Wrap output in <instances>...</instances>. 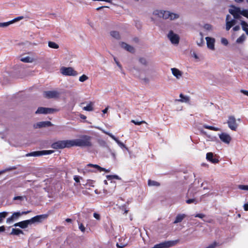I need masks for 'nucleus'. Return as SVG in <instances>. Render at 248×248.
<instances>
[{
	"label": "nucleus",
	"mask_w": 248,
	"mask_h": 248,
	"mask_svg": "<svg viewBox=\"0 0 248 248\" xmlns=\"http://www.w3.org/2000/svg\"><path fill=\"white\" fill-rule=\"evenodd\" d=\"M91 140V137L87 135H83L80 139L72 140L71 147L74 146L91 147L92 145Z\"/></svg>",
	"instance_id": "obj_1"
},
{
	"label": "nucleus",
	"mask_w": 248,
	"mask_h": 248,
	"mask_svg": "<svg viewBox=\"0 0 248 248\" xmlns=\"http://www.w3.org/2000/svg\"><path fill=\"white\" fill-rule=\"evenodd\" d=\"M154 15L157 16L159 17H162L163 19H170V20H174L179 17V15L173 13H170L169 11L163 10H155Z\"/></svg>",
	"instance_id": "obj_2"
},
{
	"label": "nucleus",
	"mask_w": 248,
	"mask_h": 248,
	"mask_svg": "<svg viewBox=\"0 0 248 248\" xmlns=\"http://www.w3.org/2000/svg\"><path fill=\"white\" fill-rule=\"evenodd\" d=\"M51 147L54 149H63L71 147V140H58L51 144Z\"/></svg>",
	"instance_id": "obj_3"
},
{
	"label": "nucleus",
	"mask_w": 248,
	"mask_h": 248,
	"mask_svg": "<svg viewBox=\"0 0 248 248\" xmlns=\"http://www.w3.org/2000/svg\"><path fill=\"white\" fill-rule=\"evenodd\" d=\"M178 241V240L165 241L155 245L153 248H169L175 246Z\"/></svg>",
	"instance_id": "obj_4"
},
{
	"label": "nucleus",
	"mask_w": 248,
	"mask_h": 248,
	"mask_svg": "<svg viewBox=\"0 0 248 248\" xmlns=\"http://www.w3.org/2000/svg\"><path fill=\"white\" fill-rule=\"evenodd\" d=\"M60 71L61 73L64 76H76L78 75V72L71 67H62Z\"/></svg>",
	"instance_id": "obj_5"
},
{
	"label": "nucleus",
	"mask_w": 248,
	"mask_h": 248,
	"mask_svg": "<svg viewBox=\"0 0 248 248\" xmlns=\"http://www.w3.org/2000/svg\"><path fill=\"white\" fill-rule=\"evenodd\" d=\"M227 124H228V127L231 130L233 131L236 130L238 127V124L236 123V119L233 116H229Z\"/></svg>",
	"instance_id": "obj_6"
},
{
	"label": "nucleus",
	"mask_w": 248,
	"mask_h": 248,
	"mask_svg": "<svg viewBox=\"0 0 248 248\" xmlns=\"http://www.w3.org/2000/svg\"><path fill=\"white\" fill-rule=\"evenodd\" d=\"M54 153L53 150H43V151H34L29 153L27 155V156H38L43 155H50Z\"/></svg>",
	"instance_id": "obj_7"
},
{
	"label": "nucleus",
	"mask_w": 248,
	"mask_h": 248,
	"mask_svg": "<svg viewBox=\"0 0 248 248\" xmlns=\"http://www.w3.org/2000/svg\"><path fill=\"white\" fill-rule=\"evenodd\" d=\"M31 212V211H23L21 213H20V212H14L10 217L7 218L6 222H10L15 220H16L21 215H26V214L30 213Z\"/></svg>",
	"instance_id": "obj_8"
},
{
	"label": "nucleus",
	"mask_w": 248,
	"mask_h": 248,
	"mask_svg": "<svg viewBox=\"0 0 248 248\" xmlns=\"http://www.w3.org/2000/svg\"><path fill=\"white\" fill-rule=\"evenodd\" d=\"M60 93L56 91H45L43 95L46 98H55L59 96Z\"/></svg>",
	"instance_id": "obj_9"
},
{
	"label": "nucleus",
	"mask_w": 248,
	"mask_h": 248,
	"mask_svg": "<svg viewBox=\"0 0 248 248\" xmlns=\"http://www.w3.org/2000/svg\"><path fill=\"white\" fill-rule=\"evenodd\" d=\"M48 217V215L43 214L40 215L36 216L31 218L30 221L31 224L35 222H41L43 219H46Z\"/></svg>",
	"instance_id": "obj_10"
},
{
	"label": "nucleus",
	"mask_w": 248,
	"mask_h": 248,
	"mask_svg": "<svg viewBox=\"0 0 248 248\" xmlns=\"http://www.w3.org/2000/svg\"><path fill=\"white\" fill-rule=\"evenodd\" d=\"M168 37L172 44H178L179 43V37L177 34L174 33L173 31H170Z\"/></svg>",
	"instance_id": "obj_11"
},
{
	"label": "nucleus",
	"mask_w": 248,
	"mask_h": 248,
	"mask_svg": "<svg viewBox=\"0 0 248 248\" xmlns=\"http://www.w3.org/2000/svg\"><path fill=\"white\" fill-rule=\"evenodd\" d=\"M230 18L231 16L229 15H227L226 17V30L227 31H229L236 23V20L235 19H232L230 21Z\"/></svg>",
	"instance_id": "obj_12"
},
{
	"label": "nucleus",
	"mask_w": 248,
	"mask_h": 248,
	"mask_svg": "<svg viewBox=\"0 0 248 248\" xmlns=\"http://www.w3.org/2000/svg\"><path fill=\"white\" fill-rule=\"evenodd\" d=\"M216 156V155H214L213 153L209 152L206 154V158L208 161L216 164L219 162V160Z\"/></svg>",
	"instance_id": "obj_13"
},
{
	"label": "nucleus",
	"mask_w": 248,
	"mask_h": 248,
	"mask_svg": "<svg viewBox=\"0 0 248 248\" xmlns=\"http://www.w3.org/2000/svg\"><path fill=\"white\" fill-rule=\"evenodd\" d=\"M219 138L222 142L227 144L230 143L232 140L231 136L226 133H222L219 134Z\"/></svg>",
	"instance_id": "obj_14"
},
{
	"label": "nucleus",
	"mask_w": 248,
	"mask_h": 248,
	"mask_svg": "<svg viewBox=\"0 0 248 248\" xmlns=\"http://www.w3.org/2000/svg\"><path fill=\"white\" fill-rule=\"evenodd\" d=\"M29 225H31V223L30 220L28 219L16 223L14 226L15 227H19L22 229H25L27 228Z\"/></svg>",
	"instance_id": "obj_15"
},
{
	"label": "nucleus",
	"mask_w": 248,
	"mask_h": 248,
	"mask_svg": "<svg viewBox=\"0 0 248 248\" xmlns=\"http://www.w3.org/2000/svg\"><path fill=\"white\" fill-rule=\"evenodd\" d=\"M53 124L49 121H43L37 123L36 124H34V127L35 128H38L49 127L51 126Z\"/></svg>",
	"instance_id": "obj_16"
},
{
	"label": "nucleus",
	"mask_w": 248,
	"mask_h": 248,
	"mask_svg": "<svg viewBox=\"0 0 248 248\" xmlns=\"http://www.w3.org/2000/svg\"><path fill=\"white\" fill-rule=\"evenodd\" d=\"M205 39L206 40L207 47L211 50H214L215 39L209 37H206Z\"/></svg>",
	"instance_id": "obj_17"
},
{
	"label": "nucleus",
	"mask_w": 248,
	"mask_h": 248,
	"mask_svg": "<svg viewBox=\"0 0 248 248\" xmlns=\"http://www.w3.org/2000/svg\"><path fill=\"white\" fill-rule=\"evenodd\" d=\"M120 45L122 48L131 53H134L135 51L134 47L124 42H121Z\"/></svg>",
	"instance_id": "obj_18"
},
{
	"label": "nucleus",
	"mask_w": 248,
	"mask_h": 248,
	"mask_svg": "<svg viewBox=\"0 0 248 248\" xmlns=\"http://www.w3.org/2000/svg\"><path fill=\"white\" fill-rule=\"evenodd\" d=\"M128 243L125 241V239L121 237L119 239V242L116 244V246L118 248H124L126 247Z\"/></svg>",
	"instance_id": "obj_19"
},
{
	"label": "nucleus",
	"mask_w": 248,
	"mask_h": 248,
	"mask_svg": "<svg viewBox=\"0 0 248 248\" xmlns=\"http://www.w3.org/2000/svg\"><path fill=\"white\" fill-rule=\"evenodd\" d=\"M87 167H93L96 169H97L100 172L101 171H105V172H109V170H106L105 168H102L100 166H99V165H96V164H88L87 165Z\"/></svg>",
	"instance_id": "obj_20"
},
{
	"label": "nucleus",
	"mask_w": 248,
	"mask_h": 248,
	"mask_svg": "<svg viewBox=\"0 0 248 248\" xmlns=\"http://www.w3.org/2000/svg\"><path fill=\"white\" fill-rule=\"evenodd\" d=\"M171 70L173 76L177 78H179L182 75V72L176 68H172Z\"/></svg>",
	"instance_id": "obj_21"
},
{
	"label": "nucleus",
	"mask_w": 248,
	"mask_h": 248,
	"mask_svg": "<svg viewBox=\"0 0 248 248\" xmlns=\"http://www.w3.org/2000/svg\"><path fill=\"white\" fill-rule=\"evenodd\" d=\"M186 217V215L185 214H178L176 216L173 223L176 224L181 222Z\"/></svg>",
	"instance_id": "obj_22"
},
{
	"label": "nucleus",
	"mask_w": 248,
	"mask_h": 248,
	"mask_svg": "<svg viewBox=\"0 0 248 248\" xmlns=\"http://www.w3.org/2000/svg\"><path fill=\"white\" fill-rule=\"evenodd\" d=\"M24 232L23 231L19 229H15L13 228L12 230V232L10 233V235H18L20 234H23Z\"/></svg>",
	"instance_id": "obj_23"
},
{
	"label": "nucleus",
	"mask_w": 248,
	"mask_h": 248,
	"mask_svg": "<svg viewBox=\"0 0 248 248\" xmlns=\"http://www.w3.org/2000/svg\"><path fill=\"white\" fill-rule=\"evenodd\" d=\"M232 7L233 8V9H229V13L233 16L236 13H240V9L239 8L236 7L234 6H232Z\"/></svg>",
	"instance_id": "obj_24"
},
{
	"label": "nucleus",
	"mask_w": 248,
	"mask_h": 248,
	"mask_svg": "<svg viewBox=\"0 0 248 248\" xmlns=\"http://www.w3.org/2000/svg\"><path fill=\"white\" fill-rule=\"evenodd\" d=\"M180 97L181 98L178 101L181 102L187 103L189 101V97L186 96H185L182 93H180Z\"/></svg>",
	"instance_id": "obj_25"
},
{
	"label": "nucleus",
	"mask_w": 248,
	"mask_h": 248,
	"mask_svg": "<svg viewBox=\"0 0 248 248\" xmlns=\"http://www.w3.org/2000/svg\"><path fill=\"white\" fill-rule=\"evenodd\" d=\"M241 25H242L243 30L248 35V24L246 22L242 20L241 21Z\"/></svg>",
	"instance_id": "obj_26"
},
{
	"label": "nucleus",
	"mask_w": 248,
	"mask_h": 248,
	"mask_svg": "<svg viewBox=\"0 0 248 248\" xmlns=\"http://www.w3.org/2000/svg\"><path fill=\"white\" fill-rule=\"evenodd\" d=\"M203 127L205 128L211 130H213L215 131H217L220 130V128L216 127H214L213 126H210L207 124H204Z\"/></svg>",
	"instance_id": "obj_27"
},
{
	"label": "nucleus",
	"mask_w": 248,
	"mask_h": 248,
	"mask_svg": "<svg viewBox=\"0 0 248 248\" xmlns=\"http://www.w3.org/2000/svg\"><path fill=\"white\" fill-rule=\"evenodd\" d=\"M110 35L112 37L117 40H119L120 39V35L118 31H112L110 32Z\"/></svg>",
	"instance_id": "obj_28"
},
{
	"label": "nucleus",
	"mask_w": 248,
	"mask_h": 248,
	"mask_svg": "<svg viewBox=\"0 0 248 248\" xmlns=\"http://www.w3.org/2000/svg\"><path fill=\"white\" fill-rule=\"evenodd\" d=\"M48 46L49 47L54 49H58L59 47V46L57 44L52 41L48 42Z\"/></svg>",
	"instance_id": "obj_29"
},
{
	"label": "nucleus",
	"mask_w": 248,
	"mask_h": 248,
	"mask_svg": "<svg viewBox=\"0 0 248 248\" xmlns=\"http://www.w3.org/2000/svg\"><path fill=\"white\" fill-rule=\"evenodd\" d=\"M148 185L149 186H158L160 185V183H158V182H156V181H155L154 180H152L150 179H149L148 181Z\"/></svg>",
	"instance_id": "obj_30"
},
{
	"label": "nucleus",
	"mask_w": 248,
	"mask_h": 248,
	"mask_svg": "<svg viewBox=\"0 0 248 248\" xmlns=\"http://www.w3.org/2000/svg\"><path fill=\"white\" fill-rule=\"evenodd\" d=\"M83 109L86 111H92L93 109V102H90L89 104H88L86 107L83 108Z\"/></svg>",
	"instance_id": "obj_31"
},
{
	"label": "nucleus",
	"mask_w": 248,
	"mask_h": 248,
	"mask_svg": "<svg viewBox=\"0 0 248 248\" xmlns=\"http://www.w3.org/2000/svg\"><path fill=\"white\" fill-rule=\"evenodd\" d=\"M59 111V109L52 108H46L45 114H51Z\"/></svg>",
	"instance_id": "obj_32"
},
{
	"label": "nucleus",
	"mask_w": 248,
	"mask_h": 248,
	"mask_svg": "<svg viewBox=\"0 0 248 248\" xmlns=\"http://www.w3.org/2000/svg\"><path fill=\"white\" fill-rule=\"evenodd\" d=\"M46 108L39 107L37 110L36 111V114H45Z\"/></svg>",
	"instance_id": "obj_33"
},
{
	"label": "nucleus",
	"mask_w": 248,
	"mask_h": 248,
	"mask_svg": "<svg viewBox=\"0 0 248 248\" xmlns=\"http://www.w3.org/2000/svg\"><path fill=\"white\" fill-rule=\"evenodd\" d=\"M13 24L12 20L6 22L0 23V28H4Z\"/></svg>",
	"instance_id": "obj_34"
},
{
	"label": "nucleus",
	"mask_w": 248,
	"mask_h": 248,
	"mask_svg": "<svg viewBox=\"0 0 248 248\" xmlns=\"http://www.w3.org/2000/svg\"><path fill=\"white\" fill-rule=\"evenodd\" d=\"M131 122L134 124L135 125H140L142 124H147V123L145 121H136L134 120H132L131 121Z\"/></svg>",
	"instance_id": "obj_35"
},
{
	"label": "nucleus",
	"mask_w": 248,
	"mask_h": 248,
	"mask_svg": "<svg viewBox=\"0 0 248 248\" xmlns=\"http://www.w3.org/2000/svg\"><path fill=\"white\" fill-rule=\"evenodd\" d=\"M8 214V213L7 212H2L0 213V219L1 222L2 221L3 219L7 217Z\"/></svg>",
	"instance_id": "obj_36"
},
{
	"label": "nucleus",
	"mask_w": 248,
	"mask_h": 248,
	"mask_svg": "<svg viewBox=\"0 0 248 248\" xmlns=\"http://www.w3.org/2000/svg\"><path fill=\"white\" fill-rule=\"evenodd\" d=\"M20 61L23 62H32V60H31V58L30 57H29V56H27V57H24V58H22L20 59Z\"/></svg>",
	"instance_id": "obj_37"
},
{
	"label": "nucleus",
	"mask_w": 248,
	"mask_h": 248,
	"mask_svg": "<svg viewBox=\"0 0 248 248\" xmlns=\"http://www.w3.org/2000/svg\"><path fill=\"white\" fill-rule=\"evenodd\" d=\"M245 36L243 34L241 35L239 38H238L236 40V43H242L245 39Z\"/></svg>",
	"instance_id": "obj_38"
},
{
	"label": "nucleus",
	"mask_w": 248,
	"mask_h": 248,
	"mask_svg": "<svg viewBox=\"0 0 248 248\" xmlns=\"http://www.w3.org/2000/svg\"><path fill=\"white\" fill-rule=\"evenodd\" d=\"M240 14L248 18V10L245 9L241 10H240Z\"/></svg>",
	"instance_id": "obj_39"
},
{
	"label": "nucleus",
	"mask_w": 248,
	"mask_h": 248,
	"mask_svg": "<svg viewBox=\"0 0 248 248\" xmlns=\"http://www.w3.org/2000/svg\"><path fill=\"white\" fill-rule=\"evenodd\" d=\"M78 222L79 229L82 232H85V227H84V225L82 223H80L79 221H78Z\"/></svg>",
	"instance_id": "obj_40"
},
{
	"label": "nucleus",
	"mask_w": 248,
	"mask_h": 248,
	"mask_svg": "<svg viewBox=\"0 0 248 248\" xmlns=\"http://www.w3.org/2000/svg\"><path fill=\"white\" fill-rule=\"evenodd\" d=\"M139 62H140V63H141L142 64L144 65H147V62L145 58H140L139 59Z\"/></svg>",
	"instance_id": "obj_41"
},
{
	"label": "nucleus",
	"mask_w": 248,
	"mask_h": 248,
	"mask_svg": "<svg viewBox=\"0 0 248 248\" xmlns=\"http://www.w3.org/2000/svg\"><path fill=\"white\" fill-rule=\"evenodd\" d=\"M238 187L239 189L243 190H248V185H238Z\"/></svg>",
	"instance_id": "obj_42"
},
{
	"label": "nucleus",
	"mask_w": 248,
	"mask_h": 248,
	"mask_svg": "<svg viewBox=\"0 0 248 248\" xmlns=\"http://www.w3.org/2000/svg\"><path fill=\"white\" fill-rule=\"evenodd\" d=\"M88 79V77L86 75H83L79 77V80L80 82H84Z\"/></svg>",
	"instance_id": "obj_43"
},
{
	"label": "nucleus",
	"mask_w": 248,
	"mask_h": 248,
	"mask_svg": "<svg viewBox=\"0 0 248 248\" xmlns=\"http://www.w3.org/2000/svg\"><path fill=\"white\" fill-rule=\"evenodd\" d=\"M186 202L187 203V204H191L192 203H195V204L197 203V201L195 199H188L186 201Z\"/></svg>",
	"instance_id": "obj_44"
},
{
	"label": "nucleus",
	"mask_w": 248,
	"mask_h": 248,
	"mask_svg": "<svg viewBox=\"0 0 248 248\" xmlns=\"http://www.w3.org/2000/svg\"><path fill=\"white\" fill-rule=\"evenodd\" d=\"M24 197H23V196H15L13 198L14 201L19 200L20 202L23 201L24 200Z\"/></svg>",
	"instance_id": "obj_45"
},
{
	"label": "nucleus",
	"mask_w": 248,
	"mask_h": 248,
	"mask_svg": "<svg viewBox=\"0 0 248 248\" xmlns=\"http://www.w3.org/2000/svg\"><path fill=\"white\" fill-rule=\"evenodd\" d=\"M204 43V41L203 38V37L202 36V37L200 39V40L199 42H197V44L199 46H202Z\"/></svg>",
	"instance_id": "obj_46"
},
{
	"label": "nucleus",
	"mask_w": 248,
	"mask_h": 248,
	"mask_svg": "<svg viewBox=\"0 0 248 248\" xmlns=\"http://www.w3.org/2000/svg\"><path fill=\"white\" fill-rule=\"evenodd\" d=\"M107 179L108 180H112L113 178H115L118 179L119 177L118 175H107Z\"/></svg>",
	"instance_id": "obj_47"
},
{
	"label": "nucleus",
	"mask_w": 248,
	"mask_h": 248,
	"mask_svg": "<svg viewBox=\"0 0 248 248\" xmlns=\"http://www.w3.org/2000/svg\"><path fill=\"white\" fill-rule=\"evenodd\" d=\"M23 18V16H18L14 19H13V20H12V23H14L16 21H18L20 20H21Z\"/></svg>",
	"instance_id": "obj_48"
},
{
	"label": "nucleus",
	"mask_w": 248,
	"mask_h": 248,
	"mask_svg": "<svg viewBox=\"0 0 248 248\" xmlns=\"http://www.w3.org/2000/svg\"><path fill=\"white\" fill-rule=\"evenodd\" d=\"M93 216L95 218H96L98 220H99L101 219L100 215L97 213H94L93 214Z\"/></svg>",
	"instance_id": "obj_49"
},
{
	"label": "nucleus",
	"mask_w": 248,
	"mask_h": 248,
	"mask_svg": "<svg viewBox=\"0 0 248 248\" xmlns=\"http://www.w3.org/2000/svg\"><path fill=\"white\" fill-rule=\"evenodd\" d=\"M221 43L225 46H227L228 44V41L227 39L225 38H222L221 39Z\"/></svg>",
	"instance_id": "obj_50"
},
{
	"label": "nucleus",
	"mask_w": 248,
	"mask_h": 248,
	"mask_svg": "<svg viewBox=\"0 0 248 248\" xmlns=\"http://www.w3.org/2000/svg\"><path fill=\"white\" fill-rule=\"evenodd\" d=\"M240 15L241 14L239 13H236L233 16V17L235 19H240L241 18V16Z\"/></svg>",
	"instance_id": "obj_51"
},
{
	"label": "nucleus",
	"mask_w": 248,
	"mask_h": 248,
	"mask_svg": "<svg viewBox=\"0 0 248 248\" xmlns=\"http://www.w3.org/2000/svg\"><path fill=\"white\" fill-rule=\"evenodd\" d=\"M195 217H199L201 218H202L203 217H205V215L202 214H197L195 215Z\"/></svg>",
	"instance_id": "obj_52"
},
{
	"label": "nucleus",
	"mask_w": 248,
	"mask_h": 248,
	"mask_svg": "<svg viewBox=\"0 0 248 248\" xmlns=\"http://www.w3.org/2000/svg\"><path fill=\"white\" fill-rule=\"evenodd\" d=\"M240 92L245 95L248 96V91L242 89L240 90Z\"/></svg>",
	"instance_id": "obj_53"
},
{
	"label": "nucleus",
	"mask_w": 248,
	"mask_h": 248,
	"mask_svg": "<svg viewBox=\"0 0 248 248\" xmlns=\"http://www.w3.org/2000/svg\"><path fill=\"white\" fill-rule=\"evenodd\" d=\"M74 179L77 183H79L80 181V178L78 176H74Z\"/></svg>",
	"instance_id": "obj_54"
},
{
	"label": "nucleus",
	"mask_w": 248,
	"mask_h": 248,
	"mask_svg": "<svg viewBox=\"0 0 248 248\" xmlns=\"http://www.w3.org/2000/svg\"><path fill=\"white\" fill-rule=\"evenodd\" d=\"M240 28L239 26L237 25V26H234L233 28V30L234 31H239L240 30Z\"/></svg>",
	"instance_id": "obj_55"
},
{
	"label": "nucleus",
	"mask_w": 248,
	"mask_h": 248,
	"mask_svg": "<svg viewBox=\"0 0 248 248\" xmlns=\"http://www.w3.org/2000/svg\"><path fill=\"white\" fill-rule=\"evenodd\" d=\"M112 139H113L114 140H115V141H118V140L117 139V138H115V136H114L113 135H112L111 134H108Z\"/></svg>",
	"instance_id": "obj_56"
},
{
	"label": "nucleus",
	"mask_w": 248,
	"mask_h": 248,
	"mask_svg": "<svg viewBox=\"0 0 248 248\" xmlns=\"http://www.w3.org/2000/svg\"><path fill=\"white\" fill-rule=\"evenodd\" d=\"M122 210L124 211V214H126L128 212V210L126 209V208H125L124 206L123 207Z\"/></svg>",
	"instance_id": "obj_57"
},
{
	"label": "nucleus",
	"mask_w": 248,
	"mask_h": 248,
	"mask_svg": "<svg viewBox=\"0 0 248 248\" xmlns=\"http://www.w3.org/2000/svg\"><path fill=\"white\" fill-rule=\"evenodd\" d=\"M114 61H115V62H116V63L117 65H118V66L120 68H122V65L120 64L119 62H118V61L116 60V58H114Z\"/></svg>",
	"instance_id": "obj_58"
},
{
	"label": "nucleus",
	"mask_w": 248,
	"mask_h": 248,
	"mask_svg": "<svg viewBox=\"0 0 248 248\" xmlns=\"http://www.w3.org/2000/svg\"><path fill=\"white\" fill-rule=\"evenodd\" d=\"M245 211H248V203H245L244 205Z\"/></svg>",
	"instance_id": "obj_59"
},
{
	"label": "nucleus",
	"mask_w": 248,
	"mask_h": 248,
	"mask_svg": "<svg viewBox=\"0 0 248 248\" xmlns=\"http://www.w3.org/2000/svg\"><path fill=\"white\" fill-rule=\"evenodd\" d=\"M5 227L4 226H2L0 227V232H3L5 231Z\"/></svg>",
	"instance_id": "obj_60"
},
{
	"label": "nucleus",
	"mask_w": 248,
	"mask_h": 248,
	"mask_svg": "<svg viewBox=\"0 0 248 248\" xmlns=\"http://www.w3.org/2000/svg\"><path fill=\"white\" fill-rule=\"evenodd\" d=\"M65 221L68 223H71L72 221V220L71 218H67L65 219Z\"/></svg>",
	"instance_id": "obj_61"
},
{
	"label": "nucleus",
	"mask_w": 248,
	"mask_h": 248,
	"mask_svg": "<svg viewBox=\"0 0 248 248\" xmlns=\"http://www.w3.org/2000/svg\"><path fill=\"white\" fill-rule=\"evenodd\" d=\"M108 107L106 108L104 110H103L102 112L104 114H105L108 112Z\"/></svg>",
	"instance_id": "obj_62"
},
{
	"label": "nucleus",
	"mask_w": 248,
	"mask_h": 248,
	"mask_svg": "<svg viewBox=\"0 0 248 248\" xmlns=\"http://www.w3.org/2000/svg\"><path fill=\"white\" fill-rule=\"evenodd\" d=\"M80 118H81L82 119H86V116H85L83 114H80Z\"/></svg>",
	"instance_id": "obj_63"
},
{
	"label": "nucleus",
	"mask_w": 248,
	"mask_h": 248,
	"mask_svg": "<svg viewBox=\"0 0 248 248\" xmlns=\"http://www.w3.org/2000/svg\"><path fill=\"white\" fill-rule=\"evenodd\" d=\"M104 7H105V6H101V7H98V8H96V10L99 11L100 9H102V8H103Z\"/></svg>",
	"instance_id": "obj_64"
}]
</instances>
